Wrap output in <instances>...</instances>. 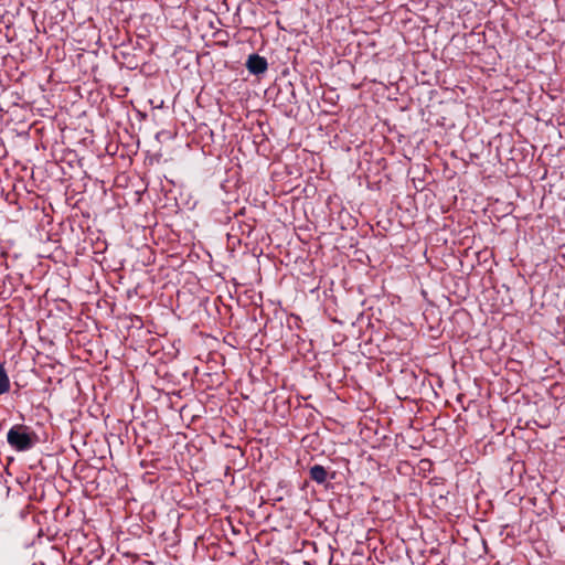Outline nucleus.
Wrapping results in <instances>:
<instances>
[{"label": "nucleus", "mask_w": 565, "mask_h": 565, "mask_svg": "<svg viewBox=\"0 0 565 565\" xmlns=\"http://www.w3.org/2000/svg\"><path fill=\"white\" fill-rule=\"evenodd\" d=\"M310 478L319 484H322L328 479V471L321 465H315L309 470Z\"/></svg>", "instance_id": "3"}, {"label": "nucleus", "mask_w": 565, "mask_h": 565, "mask_svg": "<svg viewBox=\"0 0 565 565\" xmlns=\"http://www.w3.org/2000/svg\"><path fill=\"white\" fill-rule=\"evenodd\" d=\"M246 67L249 73L258 75L267 70L268 63L265 57L259 56L258 54H252L246 62Z\"/></svg>", "instance_id": "2"}, {"label": "nucleus", "mask_w": 565, "mask_h": 565, "mask_svg": "<svg viewBox=\"0 0 565 565\" xmlns=\"http://www.w3.org/2000/svg\"><path fill=\"white\" fill-rule=\"evenodd\" d=\"M7 441L14 450L26 451L39 441V437L31 427L17 424L9 429Z\"/></svg>", "instance_id": "1"}, {"label": "nucleus", "mask_w": 565, "mask_h": 565, "mask_svg": "<svg viewBox=\"0 0 565 565\" xmlns=\"http://www.w3.org/2000/svg\"><path fill=\"white\" fill-rule=\"evenodd\" d=\"M11 383L9 375L3 366L0 364V395L7 394L10 391Z\"/></svg>", "instance_id": "4"}]
</instances>
